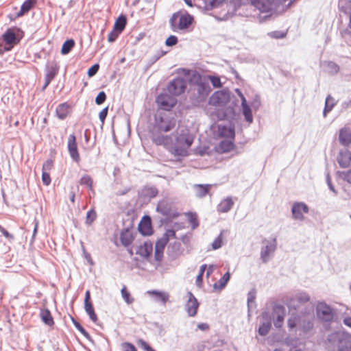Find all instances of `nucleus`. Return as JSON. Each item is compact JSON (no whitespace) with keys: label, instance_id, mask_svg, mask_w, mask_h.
<instances>
[{"label":"nucleus","instance_id":"1","mask_svg":"<svg viewBox=\"0 0 351 351\" xmlns=\"http://www.w3.org/2000/svg\"><path fill=\"white\" fill-rule=\"evenodd\" d=\"M191 84L196 86L195 93L191 97V104L194 106H199L206 102L212 90L208 80L202 76L198 71H193L189 78Z\"/></svg>","mask_w":351,"mask_h":351},{"label":"nucleus","instance_id":"2","mask_svg":"<svg viewBox=\"0 0 351 351\" xmlns=\"http://www.w3.org/2000/svg\"><path fill=\"white\" fill-rule=\"evenodd\" d=\"M193 20V16L187 12H185L184 14L177 12L171 16L169 19V24L171 30L174 32H178V31L188 29Z\"/></svg>","mask_w":351,"mask_h":351},{"label":"nucleus","instance_id":"3","mask_svg":"<svg viewBox=\"0 0 351 351\" xmlns=\"http://www.w3.org/2000/svg\"><path fill=\"white\" fill-rule=\"evenodd\" d=\"M23 36L24 33L20 28L16 27L8 28L2 35V40L5 45L3 49H0V53L11 51L14 46L20 42Z\"/></svg>","mask_w":351,"mask_h":351},{"label":"nucleus","instance_id":"4","mask_svg":"<svg viewBox=\"0 0 351 351\" xmlns=\"http://www.w3.org/2000/svg\"><path fill=\"white\" fill-rule=\"evenodd\" d=\"M328 341L338 351H351V335L346 332L335 331L327 337Z\"/></svg>","mask_w":351,"mask_h":351},{"label":"nucleus","instance_id":"5","mask_svg":"<svg viewBox=\"0 0 351 351\" xmlns=\"http://www.w3.org/2000/svg\"><path fill=\"white\" fill-rule=\"evenodd\" d=\"M316 314L323 322L331 323L335 317L333 309L324 302H319L316 306Z\"/></svg>","mask_w":351,"mask_h":351},{"label":"nucleus","instance_id":"6","mask_svg":"<svg viewBox=\"0 0 351 351\" xmlns=\"http://www.w3.org/2000/svg\"><path fill=\"white\" fill-rule=\"evenodd\" d=\"M230 93L228 90H217L210 97L208 104L215 106H223L230 101Z\"/></svg>","mask_w":351,"mask_h":351},{"label":"nucleus","instance_id":"7","mask_svg":"<svg viewBox=\"0 0 351 351\" xmlns=\"http://www.w3.org/2000/svg\"><path fill=\"white\" fill-rule=\"evenodd\" d=\"M186 86V81L182 77H177L169 83L167 90L170 95L178 96L184 93Z\"/></svg>","mask_w":351,"mask_h":351},{"label":"nucleus","instance_id":"8","mask_svg":"<svg viewBox=\"0 0 351 351\" xmlns=\"http://www.w3.org/2000/svg\"><path fill=\"white\" fill-rule=\"evenodd\" d=\"M156 102L159 108L169 111L176 104L177 101L173 95L167 93H160L156 97Z\"/></svg>","mask_w":351,"mask_h":351},{"label":"nucleus","instance_id":"9","mask_svg":"<svg viewBox=\"0 0 351 351\" xmlns=\"http://www.w3.org/2000/svg\"><path fill=\"white\" fill-rule=\"evenodd\" d=\"M176 126V120L168 116H160L156 119V124L154 127V130L158 132H167L173 129Z\"/></svg>","mask_w":351,"mask_h":351},{"label":"nucleus","instance_id":"10","mask_svg":"<svg viewBox=\"0 0 351 351\" xmlns=\"http://www.w3.org/2000/svg\"><path fill=\"white\" fill-rule=\"evenodd\" d=\"M156 210L165 216L167 221H170L171 219L176 218L179 215L178 213L172 211L171 205L165 200L158 202Z\"/></svg>","mask_w":351,"mask_h":351},{"label":"nucleus","instance_id":"11","mask_svg":"<svg viewBox=\"0 0 351 351\" xmlns=\"http://www.w3.org/2000/svg\"><path fill=\"white\" fill-rule=\"evenodd\" d=\"M272 316L274 317V325L276 328L282 326L285 316V308L282 304H274L272 308Z\"/></svg>","mask_w":351,"mask_h":351},{"label":"nucleus","instance_id":"12","mask_svg":"<svg viewBox=\"0 0 351 351\" xmlns=\"http://www.w3.org/2000/svg\"><path fill=\"white\" fill-rule=\"evenodd\" d=\"M162 132L153 130L151 132L152 141L156 145H162L165 147L172 144V138L169 135H164Z\"/></svg>","mask_w":351,"mask_h":351},{"label":"nucleus","instance_id":"13","mask_svg":"<svg viewBox=\"0 0 351 351\" xmlns=\"http://www.w3.org/2000/svg\"><path fill=\"white\" fill-rule=\"evenodd\" d=\"M309 208L306 204L302 202H295L293 204L291 213L293 218L295 220H303V213H308Z\"/></svg>","mask_w":351,"mask_h":351},{"label":"nucleus","instance_id":"14","mask_svg":"<svg viewBox=\"0 0 351 351\" xmlns=\"http://www.w3.org/2000/svg\"><path fill=\"white\" fill-rule=\"evenodd\" d=\"M188 300L185 304V310L189 317L197 315L199 303L192 292L188 291Z\"/></svg>","mask_w":351,"mask_h":351},{"label":"nucleus","instance_id":"15","mask_svg":"<svg viewBox=\"0 0 351 351\" xmlns=\"http://www.w3.org/2000/svg\"><path fill=\"white\" fill-rule=\"evenodd\" d=\"M152 243L150 241H147L136 247L135 254L148 261L152 256Z\"/></svg>","mask_w":351,"mask_h":351},{"label":"nucleus","instance_id":"16","mask_svg":"<svg viewBox=\"0 0 351 351\" xmlns=\"http://www.w3.org/2000/svg\"><path fill=\"white\" fill-rule=\"evenodd\" d=\"M138 230L143 236H150L153 234L154 230L149 216L145 215L143 217L138 224Z\"/></svg>","mask_w":351,"mask_h":351},{"label":"nucleus","instance_id":"17","mask_svg":"<svg viewBox=\"0 0 351 351\" xmlns=\"http://www.w3.org/2000/svg\"><path fill=\"white\" fill-rule=\"evenodd\" d=\"M158 195V190L154 186H145L138 193L139 197L143 202H149Z\"/></svg>","mask_w":351,"mask_h":351},{"label":"nucleus","instance_id":"18","mask_svg":"<svg viewBox=\"0 0 351 351\" xmlns=\"http://www.w3.org/2000/svg\"><path fill=\"white\" fill-rule=\"evenodd\" d=\"M193 137L187 130H182L176 138V144L189 148L193 143Z\"/></svg>","mask_w":351,"mask_h":351},{"label":"nucleus","instance_id":"19","mask_svg":"<svg viewBox=\"0 0 351 351\" xmlns=\"http://www.w3.org/2000/svg\"><path fill=\"white\" fill-rule=\"evenodd\" d=\"M184 249L178 241H175L169 244L167 247V255L172 261L176 260L183 253Z\"/></svg>","mask_w":351,"mask_h":351},{"label":"nucleus","instance_id":"20","mask_svg":"<svg viewBox=\"0 0 351 351\" xmlns=\"http://www.w3.org/2000/svg\"><path fill=\"white\" fill-rule=\"evenodd\" d=\"M120 240L122 245L129 247L134 240V236L129 227L123 228L120 232Z\"/></svg>","mask_w":351,"mask_h":351},{"label":"nucleus","instance_id":"21","mask_svg":"<svg viewBox=\"0 0 351 351\" xmlns=\"http://www.w3.org/2000/svg\"><path fill=\"white\" fill-rule=\"evenodd\" d=\"M67 145L71 157L74 161L77 162L80 159V156L77 152L76 138L74 134L69 135Z\"/></svg>","mask_w":351,"mask_h":351},{"label":"nucleus","instance_id":"22","mask_svg":"<svg viewBox=\"0 0 351 351\" xmlns=\"http://www.w3.org/2000/svg\"><path fill=\"white\" fill-rule=\"evenodd\" d=\"M276 248V238L274 237L271 242L268 245L263 247L261 250V258L263 263H267V257L271 253L274 252Z\"/></svg>","mask_w":351,"mask_h":351},{"label":"nucleus","instance_id":"23","mask_svg":"<svg viewBox=\"0 0 351 351\" xmlns=\"http://www.w3.org/2000/svg\"><path fill=\"white\" fill-rule=\"evenodd\" d=\"M167 245L166 239H158L155 244L154 258L156 261L160 262L163 258L164 250Z\"/></svg>","mask_w":351,"mask_h":351},{"label":"nucleus","instance_id":"24","mask_svg":"<svg viewBox=\"0 0 351 351\" xmlns=\"http://www.w3.org/2000/svg\"><path fill=\"white\" fill-rule=\"evenodd\" d=\"M313 317H301L300 319L299 326L301 330L304 333H308L314 326Z\"/></svg>","mask_w":351,"mask_h":351},{"label":"nucleus","instance_id":"25","mask_svg":"<svg viewBox=\"0 0 351 351\" xmlns=\"http://www.w3.org/2000/svg\"><path fill=\"white\" fill-rule=\"evenodd\" d=\"M251 4L261 12H268L271 10L270 0H250Z\"/></svg>","mask_w":351,"mask_h":351},{"label":"nucleus","instance_id":"26","mask_svg":"<svg viewBox=\"0 0 351 351\" xmlns=\"http://www.w3.org/2000/svg\"><path fill=\"white\" fill-rule=\"evenodd\" d=\"M58 119L63 120L71 113V106L66 102L59 104L56 109Z\"/></svg>","mask_w":351,"mask_h":351},{"label":"nucleus","instance_id":"27","mask_svg":"<svg viewBox=\"0 0 351 351\" xmlns=\"http://www.w3.org/2000/svg\"><path fill=\"white\" fill-rule=\"evenodd\" d=\"M337 160L341 168L348 167L351 162V154L348 151L340 152Z\"/></svg>","mask_w":351,"mask_h":351},{"label":"nucleus","instance_id":"28","mask_svg":"<svg viewBox=\"0 0 351 351\" xmlns=\"http://www.w3.org/2000/svg\"><path fill=\"white\" fill-rule=\"evenodd\" d=\"M211 187L212 185L209 184H196L193 185L195 195L199 198H202L208 194Z\"/></svg>","mask_w":351,"mask_h":351},{"label":"nucleus","instance_id":"29","mask_svg":"<svg viewBox=\"0 0 351 351\" xmlns=\"http://www.w3.org/2000/svg\"><path fill=\"white\" fill-rule=\"evenodd\" d=\"M234 205V202L231 197H227L223 199L217 206V211L221 213H228L231 210Z\"/></svg>","mask_w":351,"mask_h":351},{"label":"nucleus","instance_id":"30","mask_svg":"<svg viewBox=\"0 0 351 351\" xmlns=\"http://www.w3.org/2000/svg\"><path fill=\"white\" fill-rule=\"evenodd\" d=\"M241 107H242V113L245 117V120L250 123H252V121H253L252 111L251 107L247 104L245 98H242Z\"/></svg>","mask_w":351,"mask_h":351},{"label":"nucleus","instance_id":"31","mask_svg":"<svg viewBox=\"0 0 351 351\" xmlns=\"http://www.w3.org/2000/svg\"><path fill=\"white\" fill-rule=\"evenodd\" d=\"M219 133L221 137L229 138L232 140H234L235 137V130L234 126L219 125Z\"/></svg>","mask_w":351,"mask_h":351},{"label":"nucleus","instance_id":"32","mask_svg":"<svg viewBox=\"0 0 351 351\" xmlns=\"http://www.w3.org/2000/svg\"><path fill=\"white\" fill-rule=\"evenodd\" d=\"M339 139L341 145L348 146L351 143V131L346 128L341 129Z\"/></svg>","mask_w":351,"mask_h":351},{"label":"nucleus","instance_id":"33","mask_svg":"<svg viewBox=\"0 0 351 351\" xmlns=\"http://www.w3.org/2000/svg\"><path fill=\"white\" fill-rule=\"evenodd\" d=\"M36 3V0H26L22 4L19 12L16 14L17 17H21L27 14L31 9L34 8Z\"/></svg>","mask_w":351,"mask_h":351},{"label":"nucleus","instance_id":"34","mask_svg":"<svg viewBox=\"0 0 351 351\" xmlns=\"http://www.w3.org/2000/svg\"><path fill=\"white\" fill-rule=\"evenodd\" d=\"M235 144L234 140H222L219 144V149L221 153H228L234 149Z\"/></svg>","mask_w":351,"mask_h":351},{"label":"nucleus","instance_id":"35","mask_svg":"<svg viewBox=\"0 0 351 351\" xmlns=\"http://www.w3.org/2000/svg\"><path fill=\"white\" fill-rule=\"evenodd\" d=\"M230 273L229 271H226L223 276L218 280V282L214 283L213 288L215 290L223 289L230 279Z\"/></svg>","mask_w":351,"mask_h":351},{"label":"nucleus","instance_id":"36","mask_svg":"<svg viewBox=\"0 0 351 351\" xmlns=\"http://www.w3.org/2000/svg\"><path fill=\"white\" fill-rule=\"evenodd\" d=\"M127 25V17L124 14H120L118 18L116 19L113 28L114 30H117L118 32L122 33V32L125 28Z\"/></svg>","mask_w":351,"mask_h":351},{"label":"nucleus","instance_id":"37","mask_svg":"<svg viewBox=\"0 0 351 351\" xmlns=\"http://www.w3.org/2000/svg\"><path fill=\"white\" fill-rule=\"evenodd\" d=\"M336 104L337 101L335 99L330 95H328L325 99V105L323 110V116L324 117L332 110Z\"/></svg>","mask_w":351,"mask_h":351},{"label":"nucleus","instance_id":"38","mask_svg":"<svg viewBox=\"0 0 351 351\" xmlns=\"http://www.w3.org/2000/svg\"><path fill=\"white\" fill-rule=\"evenodd\" d=\"M40 317L42 321L48 326H51L54 324L53 319L51 316L49 310L47 308L41 309L40 313Z\"/></svg>","mask_w":351,"mask_h":351},{"label":"nucleus","instance_id":"39","mask_svg":"<svg viewBox=\"0 0 351 351\" xmlns=\"http://www.w3.org/2000/svg\"><path fill=\"white\" fill-rule=\"evenodd\" d=\"M324 66L326 67V71L330 75H336L339 71V66L333 61H324Z\"/></svg>","mask_w":351,"mask_h":351},{"label":"nucleus","instance_id":"40","mask_svg":"<svg viewBox=\"0 0 351 351\" xmlns=\"http://www.w3.org/2000/svg\"><path fill=\"white\" fill-rule=\"evenodd\" d=\"M45 77L53 80L58 72V67L55 62H51L46 66Z\"/></svg>","mask_w":351,"mask_h":351},{"label":"nucleus","instance_id":"41","mask_svg":"<svg viewBox=\"0 0 351 351\" xmlns=\"http://www.w3.org/2000/svg\"><path fill=\"white\" fill-rule=\"evenodd\" d=\"M186 215L188 217V220L191 226V229L195 230L199 226L198 216L195 212H187Z\"/></svg>","mask_w":351,"mask_h":351},{"label":"nucleus","instance_id":"42","mask_svg":"<svg viewBox=\"0 0 351 351\" xmlns=\"http://www.w3.org/2000/svg\"><path fill=\"white\" fill-rule=\"evenodd\" d=\"M166 53L165 51H157L154 56L150 57L146 62L145 70H148L155 62H156Z\"/></svg>","mask_w":351,"mask_h":351},{"label":"nucleus","instance_id":"43","mask_svg":"<svg viewBox=\"0 0 351 351\" xmlns=\"http://www.w3.org/2000/svg\"><path fill=\"white\" fill-rule=\"evenodd\" d=\"M171 152L176 156L184 157L188 155L187 148L176 143V145L171 148Z\"/></svg>","mask_w":351,"mask_h":351},{"label":"nucleus","instance_id":"44","mask_svg":"<svg viewBox=\"0 0 351 351\" xmlns=\"http://www.w3.org/2000/svg\"><path fill=\"white\" fill-rule=\"evenodd\" d=\"M149 293L150 294L153 295L154 296H155L156 300H160V301L162 302L163 303L167 302V301L169 299V295L164 291L153 290V291H149Z\"/></svg>","mask_w":351,"mask_h":351},{"label":"nucleus","instance_id":"45","mask_svg":"<svg viewBox=\"0 0 351 351\" xmlns=\"http://www.w3.org/2000/svg\"><path fill=\"white\" fill-rule=\"evenodd\" d=\"M271 328V322H262L258 329L259 335L265 337L266 336Z\"/></svg>","mask_w":351,"mask_h":351},{"label":"nucleus","instance_id":"46","mask_svg":"<svg viewBox=\"0 0 351 351\" xmlns=\"http://www.w3.org/2000/svg\"><path fill=\"white\" fill-rule=\"evenodd\" d=\"M74 45L75 41L73 39L66 40L62 46L61 53L63 55L68 54L74 47Z\"/></svg>","mask_w":351,"mask_h":351},{"label":"nucleus","instance_id":"47","mask_svg":"<svg viewBox=\"0 0 351 351\" xmlns=\"http://www.w3.org/2000/svg\"><path fill=\"white\" fill-rule=\"evenodd\" d=\"M299 305L304 304L310 300V296L306 292H300L295 295Z\"/></svg>","mask_w":351,"mask_h":351},{"label":"nucleus","instance_id":"48","mask_svg":"<svg viewBox=\"0 0 351 351\" xmlns=\"http://www.w3.org/2000/svg\"><path fill=\"white\" fill-rule=\"evenodd\" d=\"M300 316L297 314H293L287 321L288 328L293 329L300 323Z\"/></svg>","mask_w":351,"mask_h":351},{"label":"nucleus","instance_id":"49","mask_svg":"<svg viewBox=\"0 0 351 351\" xmlns=\"http://www.w3.org/2000/svg\"><path fill=\"white\" fill-rule=\"evenodd\" d=\"M207 268L206 264H203L200 266L199 274L196 277L195 283L198 287H201L203 283V276L206 269Z\"/></svg>","mask_w":351,"mask_h":351},{"label":"nucleus","instance_id":"50","mask_svg":"<svg viewBox=\"0 0 351 351\" xmlns=\"http://www.w3.org/2000/svg\"><path fill=\"white\" fill-rule=\"evenodd\" d=\"M223 230L220 232L212 243L211 247L213 250H216L221 247L223 245Z\"/></svg>","mask_w":351,"mask_h":351},{"label":"nucleus","instance_id":"51","mask_svg":"<svg viewBox=\"0 0 351 351\" xmlns=\"http://www.w3.org/2000/svg\"><path fill=\"white\" fill-rule=\"evenodd\" d=\"M286 305L289 309H297L300 305L297 302L295 296H291L287 299Z\"/></svg>","mask_w":351,"mask_h":351},{"label":"nucleus","instance_id":"52","mask_svg":"<svg viewBox=\"0 0 351 351\" xmlns=\"http://www.w3.org/2000/svg\"><path fill=\"white\" fill-rule=\"evenodd\" d=\"M223 0H209L208 3H206L205 9L206 10H211L219 8L223 3Z\"/></svg>","mask_w":351,"mask_h":351},{"label":"nucleus","instance_id":"53","mask_svg":"<svg viewBox=\"0 0 351 351\" xmlns=\"http://www.w3.org/2000/svg\"><path fill=\"white\" fill-rule=\"evenodd\" d=\"M121 295L125 302L127 304H132L134 302V299L131 297L130 293L127 290L125 287L121 289Z\"/></svg>","mask_w":351,"mask_h":351},{"label":"nucleus","instance_id":"54","mask_svg":"<svg viewBox=\"0 0 351 351\" xmlns=\"http://www.w3.org/2000/svg\"><path fill=\"white\" fill-rule=\"evenodd\" d=\"M137 345L144 351H156L146 341L139 339L137 341Z\"/></svg>","mask_w":351,"mask_h":351},{"label":"nucleus","instance_id":"55","mask_svg":"<svg viewBox=\"0 0 351 351\" xmlns=\"http://www.w3.org/2000/svg\"><path fill=\"white\" fill-rule=\"evenodd\" d=\"M89 319L92 320L97 325H99L98 323V319L97 314L95 312L93 303L89 300Z\"/></svg>","mask_w":351,"mask_h":351},{"label":"nucleus","instance_id":"56","mask_svg":"<svg viewBox=\"0 0 351 351\" xmlns=\"http://www.w3.org/2000/svg\"><path fill=\"white\" fill-rule=\"evenodd\" d=\"M171 238L177 239L176 232L175 230H173L172 228L167 229L166 230V232L164 233L163 236L162 237H160V239H166V241L168 243V242Z\"/></svg>","mask_w":351,"mask_h":351},{"label":"nucleus","instance_id":"57","mask_svg":"<svg viewBox=\"0 0 351 351\" xmlns=\"http://www.w3.org/2000/svg\"><path fill=\"white\" fill-rule=\"evenodd\" d=\"M256 296V290L254 288H253L250 291H249V292L247 293V299L248 308H250V304L255 302Z\"/></svg>","mask_w":351,"mask_h":351},{"label":"nucleus","instance_id":"58","mask_svg":"<svg viewBox=\"0 0 351 351\" xmlns=\"http://www.w3.org/2000/svg\"><path fill=\"white\" fill-rule=\"evenodd\" d=\"M287 33L282 31H273L268 33V36L276 39L283 38L286 36Z\"/></svg>","mask_w":351,"mask_h":351},{"label":"nucleus","instance_id":"59","mask_svg":"<svg viewBox=\"0 0 351 351\" xmlns=\"http://www.w3.org/2000/svg\"><path fill=\"white\" fill-rule=\"evenodd\" d=\"M72 322L75 327L86 338H88V332L84 328V327L81 325V324L75 319L73 317H71Z\"/></svg>","mask_w":351,"mask_h":351},{"label":"nucleus","instance_id":"60","mask_svg":"<svg viewBox=\"0 0 351 351\" xmlns=\"http://www.w3.org/2000/svg\"><path fill=\"white\" fill-rule=\"evenodd\" d=\"M121 34V32H118L116 29L114 30V29L112 28V29L108 35V41L109 43H114Z\"/></svg>","mask_w":351,"mask_h":351},{"label":"nucleus","instance_id":"61","mask_svg":"<svg viewBox=\"0 0 351 351\" xmlns=\"http://www.w3.org/2000/svg\"><path fill=\"white\" fill-rule=\"evenodd\" d=\"M209 80L215 88H220L222 86V83L219 77L215 75H210Z\"/></svg>","mask_w":351,"mask_h":351},{"label":"nucleus","instance_id":"62","mask_svg":"<svg viewBox=\"0 0 351 351\" xmlns=\"http://www.w3.org/2000/svg\"><path fill=\"white\" fill-rule=\"evenodd\" d=\"M178 42V38L176 36L170 35L165 40V45L167 47H173Z\"/></svg>","mask_w":351,"mask_h":351},{"label":"nucleus","instance_id":"63","mask_svg":"<svg viewBox=\"0 0 351 351\" xmlns=\"http://www.w3.org/2000/svg\"><path fill=\"white\" fill-rule=\"evenodd\" d=\"M123 351H137L135 346L130 342H124L121 344Z\"/></svg>","mask_w":351,"mask_h":351},{"label":"nucleus","instance_id":"64","mask_svg":"<svg viewBox=\"0 0 351 351\" xmlns=\"http://www.w3.org/2000/svg\"><path fill=\"white\" fill-rule=\"evenodd\" d=\"M340 177L351 184V169L347 171L339 172Z\"/></svg>","mask_w":351,"mask_h":351}]
</instances>
